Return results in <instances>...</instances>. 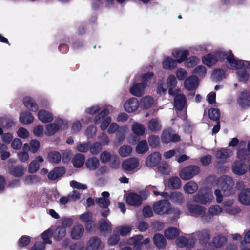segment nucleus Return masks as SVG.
I'll return each instance as SVG.
<instances>
[{
  "instance_id": "1",
  "label": "nucleus",
  "mask_w": 250,
  "mask_h": 250,
  "mask_svg": "<svg viewBox=\"0 0 250 250\" xmlns=\"http://www.w3.org/2000/svg\"><path fill=\"white\" fill-rule=\"evenodd\" d=\"M218 183L224 196H229L232 193L234 181L231 177L226 176L222 177L219 179Z\"/></svg>"
},
{
  "instance_id": "2",
  "label": "nucleus",
  "mask_w": 250,
  "mask_h": 250,
  "mask_svg": "<svg viewBox=\"0 0 250 250\" xmlns=\"http://www.w3.org/2000/svg\"><path fill=\"white\" fill-rule=\"evenodd\" d=\"M171 207L170 203L166 200H162L155 202L153 205L154 213L159 215L169 213Z\"/></svg>"
},
{
  "instance_id": "3",
  "label": "nucleus",
  "mask_w": 250,
  "mask_h": 250,
  "mask_svg": "<svg viewBox=\"0 0 250 250\" xmlns=\"http://www.w3.org/2000/svg\"><path fill=\"white\" fill-rule=\"evenodd\" d=\"M213 196L207 189H201L198 192L193 196V201L197 203L206 205L211 202Z\"/></svg>"
},
{
  "instance_id": "4",
  "label": "nucleus",
  "mask_w": 250,
  "mask_h": 250,
  "mask_svg": "<svg viewBox=\"0 0 250 250\" xmlns=\"http://www.w3.org/2000/svg\"><path fill=\"white\" fill-rule=\"evenodd\" d=\"M131 130L133 134L129 136V140L131 143L135 144L145 133V128L143 125L136 122L131 125Z\"/></svg>"
},
{
  "instance_id": "5",
  "label": "nucleus",
  "mask_w": 250,
  "mask_h": 250,
  "mask_svg": "<svg viewBox=\"0 0 250 250\" xmlns=\"http://www.w3.org/2000/svg\"><path fill=\"white\" fill-rule=\"evenodd\" d=\"M200 172L199 167L190 165L185 167L179 173V176L184 180H188L197 175Z\"/></svg>"
},
{
  "instance_id": "6",
  "label": "nucleus",
  "mask_w": 250,
  "mask_h": 250,
  "mask_svg": "<svg viewBox=\"0 0 250 250\" xmlns=\"http://www.w3.org/2000/svg\"><path fill=\"white\" fill-rule=\"evenodd\" d=\"M187 208L190 215L194 217H198L206 212V208L199 204L189 203Z\"/></svg>"
},
{
  "instance_id": "7",
  "label": "nucleus",
  "mask_w": 250,
  "mask_h": 250,
  "mask_svg": "<svg viewBox=\"0 0 250 250\" xmlns=\"http://www.w3.org/2000/svg\"><path fill=\"white\" fill-rule=\"evenodd\" d=\"M180 139V136L177 134L174 133L170 128L163 130L161 135L162 141L165 143L170 142H177Z\"/></svg>"
},
{
  "instance_id": "8",
  "label": "nucleus",
  "mask_w": 250,
  "mask_h": 250,
  "mask_svg": "<svg viewBox=\"0 0 250 250\" xmlns=\"http://www.w3.org/2000/svg\"><path fill=\"white\" fill-rule=\"evenodd\" d=\"M97 229L102 234L107 235L112 231V224L105 219H102L98 222Z\"/></svg>"
},
{
  "instance_id": "9",
  "label": "nucleus",
  "mask_w": 250,
  "mask_h": 250,
  "mask_svg": "<svg viewBox=\"0 0 250 250\" xmlns=\"http://www.w3.org/2000/svg\"><path fill=\"white\" fill-rule=\"evenodd\" d=\"M161 160V155L160 153L155 152L149 155L146 158L145 164L148 167H153L156 166Z\"/></svg>"
},
{
  "instance_id": "10",
  "label": "nucleus",
  "mask_w": 250,
  "mask_h": 250,
  "mask_svg": "<svg viewBox=\"0 0 250 250\" xmlns=\"http://www.w3.org/2000/svg\"><path fill=\"white\" fill-rule=\"evenodd\" d=\"M126 202L132 206H139L142 204V198L135 193H130L126 197Z\"/></svg>"
},
{
  "instance_id": "11",
  "label": "nucleus",
  "mask_w": 250,
  "mask_h": 250,
  "mask_svg": "<svg viewBox=\"0 0 250 250\" xmlns=\"http://www.w3.org/2000/svg\"><path fill=\"white\" fill-rule=\"evenodd\" d=\"M199 84V80L195 76H190L187 78L184 82L185 87L188 90L196 89Z\"/></svg>"
},
{
  "instance_id": "12",
  "label": "nucleus",
  "mask_w": 250,
  "mask_h": 250,
  "mask_svg": "<svg viewBox=\"0 0 250 250\" xmlns=\"http://www.w3.org/2000/svg\"><path fill=\"white\" fill-rule=\"evenodd\" d=\"M84 228L83 225L76 224L73 226L71 231V236L73 239L79 240L83 235Z\"/></svg>"
},
{
  "instance_id": "13",
  "label": "nucleus",
  "mask_w": 250,
  "mask_h": 250,
  "mask_svg": "<svg viewBox=\"0 0 250 250\" xmlns=\"http://www.w3.org/2000/svg\"><path fill=\"white\" fill-rule=\"evenodd\" d=\"M175 107L179 111L184 110L187 107V101L185 96L181 93L178 94L174 98Z\"/></svg>"
},
{
  "instance_id": "14",
  "label": "nucleus",
  "mask_w": 250,
  "mask_h": 250,
  "mask_svg": "<svg viewBox=\"0 0 250 250\" xmlns=\"http://www.w3.org/2000/svg\"><path fill=\"white\" fill-rule=\"evenodd\" d=\"M238 103L242 107H246L250 105V95L247 91L244 90L239 95Z\"/></svg>"
},
{
  "instance_id": "15",
  "label": "nucleus",
  "mask_w": 250,
  "mask_h": 250,
  "mask_svg": "<svg viewBox=\"0 0 250 250\" xmlns=\"http://www.w3.org/2000/svg\"><path fill=\"white\" fill-rule=\"evenodd\" d=\"M227 59L229 63L227 67L229 69H240L244 65L243 62L234 58L231 53L227 57Z\"/></svg>"
},
{
  "instance_id": "16",
  "label": "nucleus",
  "mask_w": 250,
  "mask_h": 250,
  "mask_svg": "<svg viewBox=\"0 0 250 250\" xmlns=\"http://www.w3.org/2000/svg\"><path fill=\"white\" fill-rule=\"evenodd\" d=\"M101 195L102 197L96 199V203L100 207L107 208L110 203L109 199L110 194L104 191L102 193Z\"/></svg>"
},
{
  "instance_id": "17",
  "label": "nucleus",
  "mask_w": 250,
  "mask_h": 250,
  "mask_svg": "<svg viewBox=\"0 0 250 250\" xmlns=\"http://www.w3.org/2000/svg\"><path fill=\"white\" fill-rule=\"evenodd\" d=\"M139 102L135 98H131L127 100L124 104L125 110L128 112L136 111L139 107Z\"/></svg>"
},
{
  "instance_id": "18",
  "label": "nucleus",
  "mask_w": 250,
  "mask_h": 250,
  "mask_svg": "<svg viewBox=\"0 0 250 250\" xmlns=\"http://www.w3.org/2000/svg\"><path fill=\"white\" fill-rule=\"evenodd\" d=\"M139 160L136 158H131L125 160L122 164L123 169L126 171H131L139 165Z\"/></svg>"
},
{
  "instance_id": "19",
  "label": "nucleus",
  "mask_w": 250,
  "mask_h": 250,
  "mask_svg": "<svg viewBox=\"0 0 250 250\" xmlns=\"http://www.w3.org/2000/svg\"><path fill=\"white\" fill-rule=\"evenodd\" d=\"M233 173L237 175H243L246 173L247 169L246 166L240 161L235 162L232 166Z\"/></svg>"
},
{
  "instance_id": "20",
  "label": "nucleus",
  "mask_w": 250,
  "mask_h": 250,
  "mask_svg": "<svg viewBox=\"0 0 250 250\" xmlns=\"http://www.w3.org/2000/svg\"><path fill=\"white\" fill-rule=\"evenodd\" d=\"M101 240L97 236L90 238L86 243L88 250H98L101 247Z\"/></svg>"
},
{
  "instance_id": "21",
  "label": "nucleus",
  "mask_w": 250,
  "mask_h": 250,
  "mask_svg": "<svg viewBox=\"0 0 250 250\" xmlns=\"http://www.w3.org/2000/svg\"><path fill=\"white\" fill-rule=\"evenodd\" d=\"M180 234V230L174 227H169L164 231V236L168 240L175 239Z\"/></svg>"
},
{
  "instance_id": "22",
  "label": "nucleus",
  "mask_w": 250,
  "mask_h": 250,
  "mask_svg": "<svg viewBox=\"0 0 250 250\" xmlns=\"http://www.w3.org/2000/svg\"><path fill=\"white\" fill-rule=\"evenodd\" d=\"M145 84L137 83L134 84L130 89V92L134 96L139 97L144 93Z\"/></svg>"
},
{
  "instance_id": "23",
  "label": "nucleus",
  "mask_w": 250,
  "mask_h": 250,
  "mask_svg": "<svg viewBox=\"0 0 250 250\" xmlns=\"http://www.w3.org/2000/svg\"><path fill=\"white\" fill-rule=\"evenodd\" d=\"M195 235L197 237L199 241L203 243L208 242L210 238V231L207 229L197 231Z\"/></svg>"
},
{
  "instance_id": "24",
  "label": "nucleus",
  "mask_w": 250,
  "mask_h": 250,
  "mask_svg": "<svg viewBox=\"0 0 250 250\" xmlns=\"http://www.w3.org/2000/svg\"><path fill=\"white\" fill-rule=\"evenodd\" d=\"M143 240L142 235H137L129 238L127 241V244L131 245L137 250L141 249V240Z\"/></svg>"
},
{
  "instance_id": "25",
  "label": "nucleus",
  "mask_w": 250,
  "mask_h": 250,
  "mask_svg": "<svg viewBox=\"0 0 250 250\" xmlns=\"http://www.w3.org/2000/svg\"><path fill=\"white\" fill-rule=\"evenodd\" d=\"M65 173L63 167H59L54 168L48 174V178L51 180H54L62 176Z\"/></svg>"
},
{
  "instance_id": "26",
  "label": "nucleus",
  "mask_w": 250,
  "mask_h": 250,
  "mask_svg": "<svg viewBox=\"0 0 250 250\" xmlns=\"http://www.w3.org/2000/svg\"><path fill=\"white\" fill-rule=\"evenodd\" d=\"M198 189V184L194 181H190L183 186V190L184 192L187 194H193L196 192Z\"/></svg>"
},
{
  "instance_id": "27",
  "label": "nucleus",
  "mask_w": 250,
  "mask_h": 250,
  "mask_svg": "<svg viewBox=\"0 0 250 250\" xmlns=\"http://www.w3.org/2000/svg\"><path fill=\"white\" fill-rule=\"evenodd\" d=\"M153 242L158 249H164L167 245V241L163 235L157 233L154 235L153 237Z\"/></svg>"
},
{
  "instance_id": "28",
  "label": "nucleus",
  "mask_w": 250,
  "mask_h": 250,
  "mask_svg": "<svg viewBox=\"0 0 250 250\" xmlns=\"http://www.w3.org/2000/svg\"><path fill=\"white\" fill-rule=\"evenodd\" d=\"M39 119L42 123L51 122L53 119V115L50 112L44 110H40L38 113Z\"/></svg>"
},
{
  "instance_id": "29",
  "label": "nucleus",
  "mask_w": 250,
  "mask_h": 250,
  "mask_svg": "<svg viewBox=\"0 0 250 250\" xmlns=\"http://www.w3.org/2000/svg\"><path fill=\"white\" fill-rule=\"evenodd\" d=\"M147 128L150 131L156 132L161 129L162 125L160 122L157 118H153L148 123Z\"/></svg>"
},
{
  "instance_id": "30",
  "label": "nucleus",
  "mask_w": 250,
  "mask_h": 250,
  "mask_svg": "<svg viewBox=\"0 0 250 250\" xmlns=\"http://www.w3.org/2000/svg\"><path fill=\"white\" fill-rule=\"evenodd\" d=\"M24 105L30 110L36 112L38 110V106L34 100L30 97H25L23 99Z\"/></svg>"
},
{
  "instance_id": "31",
  "label": "nucleus",
  "mask_w": 250,
  "mask_h": 250,
  "mask_svg": "<svg viewBox=\"0 0 250 250\" xmlns=\"http://www.w3.org/2000/svg\"><path fill=\"white\" fill-rule=\"evenodd\" d=\"M100 166L99 159L96 157H91L86 160L85 162L86 167L91 171L97 169Z\"/></svg>"
},
{
  "instance_id": "32",
  "label": "nucleus",
  "mask_w": 250,
  "mask_h": 250,
  "mask_svg": "<svg viewBox=\"0 0 250 250\" xmlns=\"http://www.w3.org/2000/svg\"><path fill=\"white\" fill-rule=\"evenodd\" d=\"M167 187L171 189H178L181 187V181L177 176H173L168 179Z\"/></svg>"
},
{
  "instance_id": "33",
  "label": "nucleus",
  "mask_w": 250,
  "mask_h": 250,
  "mask_svg": "<svg viewBox=\"0 0 250 250\" xmlns=\"http://www.w3.org/2000/svg\"><path fill=\"white\" fill-rule=\"evenodd\" d=\"M239 200L244 205H250V189L242 191L239 195Z\"/></svg>"
},
{
  "instance_id": "34",
  "label": "nucleus",
  "mask_w": 250,
  "mask_h": 250,
  "mask_svg": "<svg viewBox=\"0 0 250 250\" xmlns=\"http://www.w3.org/2000/svg\"><path fill=\"white\" fill-rule=\"evenodd\" d=\"M25 168L22 166H12L9 169V173L16 177H21L24 175Z\"/></svg>"
},
{
  "instance_id": "35",
  "label": "nucleus",
  "mask_w": 250,
  "mask_h": 250,
  "mask_svg": "<svg viewBox=\"0 0 250 250\" xmlns=\"http://www.w3.org/2000/svg\"><path fill=\"white\" fill-rule=\"evenodd\" d=\"M188 54L189 52L188 50L183 51L176 49L172 52L173 56L178 58L177 62L179 63H181L186 59Z\"/></svg>"
},
{
  "instance_id": "36",
  "label": "nucleus",
  "mask_w": 250,
  "mask_h": 250,
  "mask_svg": "<svg viewBox=\"0 0 250 250\" xmlns=\"http://www.w3.org/2000/svg\"><path fill=\"white\" fill-rule=\"evenodd\" d=\"M132 230L130 226H119L117 227L114 230V232L119 233L122 236L129 235Z\"/></svg>"
},
{
  "instance_id": "37",
  "label": "nucleus",
  "mask_w": 250,
  "mask_h": 250,
  "mask_svg": "<svg viewBox=\"0 0 250 250\" xmlns=\"http://www.w3.org/2000/svg\"><path fill=\"white\" fill-rule=\"evenodd\" d=\"M34 117L29 112H22L20 114V121L24 124L31 123L34 120Z\"/></svg>"
},
{
  "instance_id": "38",
  "label": "nucleus",
  "mask_w": 250,
  "mask_h": 250,
  "mask_svg": "<svg viewBox=\"0 0 250 250\" xmlns=\"http://www.w3.org/2000/svg\"><path fill=\"white\" fill-rule=\"evenodd\" d=\"M177 84V80L174 75L169 76L167 81V87L169 88V94L171 95H174L175 92L173 90Z\"/></svg>"
},
{
  "instance_id": "39",
  "label": "nucleus",
  "mask_w": 250,
  "mask_h": 250,
  "mask_svg": "<svg viewBox=\"0 0 250 250\" xmlns=\"http://www.w3.org/2000/svg\"><path fill=\"white\" fill-rule=\"evenodd\" d=\"M232 151L228 149H221L215 152V156L217 159H226L230 156Z\"/></svg>"
},
{
  "instance_id": "40",
  "label": "nucleus",
  "mask_w": 250,
  "mask_h": 250,
  "mask_svg": "<svg viewBox=\"0 0 250 250\" xmlns=\"http://www.w3.org/2000/svg\"><path fill=\"white\" fill-rule=\"evenodd\" d=\"M170 198L172 202L179 205L182 204L185 201L183 194L179 192H172L170 196Z\"/></svg>"
},
{
  "instance_id": "41",
  "label": "nucleus",
  "mask_w": 250,
  "mask_h": 250,
  "mask_svg": "<svg viewBox=\"0 0 250 250\" xmlns=\"http://www.w3.org/2000/svg\"><path fill=\"white\" fill-rule=\"evenodd\" d=\"M149 149L148 145L146 140H142L137 145L136 151L139 154H144Z\"/></svg>"
},
{
  "instance_id": "42",
  "label": "nucleus",
  "mask_w": 250,
  "mask_h": 250,
  "mask_svg": "<svg viewBox=\"0 0 250 250\" xmlns=\"http://www.w3.org/2000/svg\"><path fill=\"white\" fill-rule=\"evenodd\" d=\"M53 236L56 240H59L63 238L66 234V229L62 226H58L53 233Z\"/></svg>"
},
{
  "instance_id": "43",
  "label": "nucleus",
  "mask_w": 250,
  "mask_h": 250,
  "mask_svg": "<svg viewBox=\"0 0 250 250\" xmlns=\"http://www.w3.org/2000/svg\"><path fill=\"white\" fill-rule=\"evenodd\" d=\"M227 242V238L222 235H219L212 239V243L216 248H220Z\"/></svg>"
},
{
  "instance_id": "44",
  "label": "nucleus",
  "mask_w": 250,
  "mask_h": 250,
  "mask_svg": "<svg viewBox=\"0 0 250 250\" xmlns=\"http://www.w3.org/2000/svg\"><path fill=\"white\" fill-rule=\"evenodd\" d=\"M158 171L162 174L169 175L171 172L170 166L167 163L162 162L157 167Z\"/></svg>"
},
{
  "instance_id": "45",
  "label": "nucleus",
  "mask_w": 250,
  "mask_h": 250,
  "mask_svg": "<svg viewBox=\"0 0 250 250\" xmlns=\"http://www.w3.org/2000/svg\"><path fill=\"white\" fill-rule=\"evenodd\" d=\"M84 156L81 154H78L73 158L72 162L75 167H80L84 164Z\"/></svg>"
},
{
  "instance_id": "46",
  "label": "nucleus",
  "mask_w": 250,
  "mask_h": 250,
  "mask_svg": "<svg viewBox=\"0 0 250 250\" xmlns=\"http://www.w3.org/2000/svg\"><path fill=\"white\" fill-rule=\"evenodd\" d=\"M59 129V125L56 123H51L46 126L45 134L51 136L55 134Z\"/></svg>"
},
{
  "instance_id": "47",
  "label": "nucleus",
  "mask_w": 250,
  "mask_h": 250,
  "mask_svg": "<svg viewBox=\"0 0 250 250\" xmlns=\"http://www.w3.org/2000/svg\"><path fill=\"white\" fill-rule=\"evenodd\" d=\"M203 62L205 64L211 66L217 62V58L213 55L208 54L203 58Z\"/></svg>"
},
{
  "instance_id": "48",
  "label": "nucleus",
  "mask_w": 250,
  "mask_h": 250,
  "mask_svg": "<svg viewBox=\"0 0 250 250\" xmlns=\"http://www.w3.org/2000/svg\"><path fill=\"white\" fill-rule=\"evenodd\" d=\"M163 66L165 69H172L176 67V62L169 57H167L163 61Z\"/></svg>"
},
{
  "instance_id": "49",
  "label": "nucleus",
  "mask_w": 250,
  "mask_h": 250,
  "mask_svg": "<svg viewBox=\"0 0 250 250\" xmlns=\"http://www.w3.org/2000/svg\"><path fill=\"white\" fill-rule=\"evenodd\" d=\"M47 159L50 162L57 163L60 161L61 155L58 152H51L48 154Z\"/></svg>"
},
{
  "instance_id": "50",
  "label": "nucleus",
  "mask_w": 250,
  "mask_h": 250,
  "mask_svg": "<svg viewBox=\"0 0 250 250\" xmlns=\"http://www.w3.org/2000/svg\"><path fill=\"white\" fill-rule=\"evenodd\" d=\"M132 151V147L128 145H124L119 149V153L122 157H127L129 156Z\"/></svg>"
},
{
  "instance_id": "51",
  "label": "nucleus",
  "mask_w": 250,
  "mask_h": 250,
  "mask_svg": "<svg viewBox=\"0 0 250 250\" xmlns=\"http://www.w3.org/2000/svg\"><path fill=\"white\" fill-rule=\"evenodd\" d=\"M102 150V145L99 142H95L92 144H90L89 150L93 155H96L99 153Z\"/></svg>"
},
{
  "instance_id": "52",
  "label": "nucleus",
  "mask_w": 250,
  "mask_h": 250,
  "mask_svg": "<svg viewBox=\"0 0 250 250\" xmlns=\"http://www.w3.org/2000/svg\"><path fill=\"white\" fill-rule=\"evenodd\" d=\"M208 115L211 120L217 121L219 120L220 114L218 109L210 108L208 110Z\"/></svg>"
},
{
  "instance_id": "53",
  "label": "nucleus",
  "mask_w": 250,
  "mask_h": 250,
  "mask_svg": "<svg viewBox=\"0 0 250 250\" xmlns=\"http://www.w3.org/2000/svg\"><path fill=\"white\" fill-rule=\"evenodd\" d=\"M40 181V178L36 175H30L26 177L24 182L26 184H34Z\"/></svg>"
},
{
  "instance_id": "54",
  "label": "nucleus",
  "mask_w": 250,
  "mask_h": 250,
  "mask_svg": "<svg viewBox=\"0 0 250 250\" xmlns=\"http://www.w3.org/2000/svg\"><path fill=\"white\" fill-rule=\"evenodd\" d=\"M222 211V208L218 205H212L208 208V213H209L211 216L218 215Z\"/></svg>"
},
{
  "instance_id": "55",
  "label": "nucleus",
  "mask_w": 250,
  "mask_h": 250,
  "mask_svg": "<svg viewBox=\"0 0 250 250\" xmlns=\"http://www.w3.org/2000/svg\"><path fill=\"white\" fill-rule=\"evenodd\" d=\"M120 240V236L117 232H113V234L110 236L107 240V244L110 246L116 245Z\"/></svg>"
},
{
  "instance_id": "56",
  "label": "nucleus",
  "mask_w": 250,
  "mask_h": 250,
  "mask_svg": "<svg viewBox=\"0 0 250 250\" xmlns=\"http://www.w3.org/2000/svg\"><path fill=\"white\" fill-rule=\"evenodd\" d=\"M175 243L179 247L183 248L188 245V240L184 236H180L177 238Z\"/></svg>"
},
{
  "instance_id": "57",
  "label": "nucleus",
  "mask_w": 250,
  "mask_h": 250,
  "mask_svg": "<svg viewBox=\"0 0 250 250\" xmlns=\"http://www.w3.org/2000/svg\"><path fill=\"white\" fill-rule=\"evenodd\" d=\"M141 103L145 108H148L153 104L154 101L151 97L146 96L142 99Z\"/></svg>"
},
{
  "instance_id": "58",
  "label": "nucleus",
  "mask_w": 250,
  "mask_h": 250,
  "mask_svg": "<svg viewBox=\"0 0 250 250\" xmlns=\"http://www.w3.org/2000/svg\"><path fill=\"white\" fill-rule=\"evenodd\" d=\"M200 60L195 56L191 57L186 61V65L188 67H193L197 65Z\"/></svg>"
},
{
  "instance_id": "59",
  "label": "nucleus",
  "mask_w": 250,
  "mask_h": 250,
  "mask_svg": "<svg viewBox=\"0 0 250 250\" xmlns=\"http://www.w3.org/2000/svg\"><path fill=\"white\" fill-rule=\"evenodd\" d=\"M148 141L152 147H156L159 144V137L156 135H151L148 137Z\"/></svg>"
},
{
  "instance_id": "60",
  "label": "nucleus",
  "mask_w": 250,
  "mask_h": 250,
  "mask_svg": "<svg viewBox=\"0 0 250 250\" xmlns=\"http://www.w3.org/2000/svg\"><path fill=\"white\" fill-rule=\"evenodd\" d=\"M52 235H53V234L52 230L49 229L45 231L42 234V238L43 240L44 243L51 244V241H50L49 239Z\"/></svg>"
},
{
  "instance_id": "61",
  "label": "nucleus",
  "mask_w": 250,
  "mask_h": 250,
  "mask_svg": "<svg viewBox=\"0 0 250 250\" xmlns=\"http://www.w3.org/2000/svg\"><path fill=\"white\" fill-rule=\"evenodd\" d=\"M108 111L107 109H105L101 111L97 115H96L94 119V122L95 124H99L103 118L106 115H108Z\"/></svg>"
},
{
  "instance_id": "62",
  "label": "nucleus",
  "mask_w": 250,
  "mask_h": 250,
  "mask_svg": "<svg viewBox=\"0 0 250 250\" xmlns=\"http://www.w3.org/2000/svg\"><path fill=\"white\" fill-rule=\"evenodd\" d=\"M39 164L37 161H32L28 167V171L30 173H34L39 169Z\"/></svg>"
},
{
  "instance_id": "63",
  "label": "nucleus",
  "mask_w": 250,
  "mask_h": 250,
  "mask_svg": "<svg viewBox=\"0 0 250 250\" xmlns=\"http://www.w3.org/2000/svg\"><path fill=\"white\" fill-rule=\"evenodd\" d=\"M90 143L89 142H85L80 144L77 146V150L79 152L84 153L89 150Z\"/></svg>"
},
{
  "instance_id": "64",
  "label": "nucleus",
  "mask_w": 250,
  "mask_h": 250,
  "mask_svg": "<svg viewBox=\"0 0 250 250\" xmlns=\"http://www.w3.org/2000/svg\"><path fill=\"white\" fill-rule=\"evenodd\" d=\"M224 75V72L222 70L219 69L214 70L211 75L212 79L215 81L221 80Z\"/></svg>"
}]
</instances>
